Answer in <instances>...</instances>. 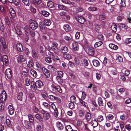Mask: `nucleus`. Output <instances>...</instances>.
<instances>
[{
    "label": "nucleus",
    "instance_id": "aec40b11",
    "mask_svg": "<svg viewBox=\"0 0 131 131\" xmlns=\"http://www.w3.org/2000/svg\"><path fill=\"white\" fill-rule=\"evenodd\" d=\"M64 29L67 32L71 30V28L70 26L68 24L64 25L63 26Z\"/></svg>",
    "mask_w": 131,
    "mask_h": 131
},
{
    "label": "nucleus",
    "instance_id": "412c9836",
    "mask_svg": "<svg viewBox=\"0 0 131 131\" xmlns=\"http://www.w3.org/2000/svg\"><path fill=\"white\" fill-rule=\"evenodd\" d=\"M111 28L113 32H115L117 30V27L115 24H113L111 27Z\"/></svg>",
    "mask_w": 131,
    "mask_h": 131
},
{
    "label": "nucleus",
    "instance_id": "423d86ee",
    "mask_svg": "<svg viewBox=\"0 0 131 131\" xmlns=\"http://www.w3.org/2000/svg\"><path fill=\"white\" fill-rule=\"evenodd\" d=\"M75 18L77 21L82 24H84L85 21V19L83 17L79 15H77Z\"/></svg>",
    "mask_w": 131,
    "mask_h": 131
},
{
    "label": "nucleus",
    "instance_id": "f704fd0d",
    "mask_svg": "<svg viewBox=\"0 0 131 131\" xmlns=\"http://www.w3.org/2000/svg\"><path fill=\"white\" fill-rule=\"evenodd\" d=\"M6 125L7 127H9L11 126L10 120L9 119H7L5 121Z\"/></svg>",
    "mask_w": 131,
    "mask_h": 131
},
{
    "label": "nucleus",
    "instance_id": "b1692460",
    "mask_svg": "<svg viewBox=\"0 0 131 131\" xmlns=\"http://www.w3.org/2000/svg\"><path fill=\"white\" fill-rule=\"evenodd\" d=\"M28 116L30 122L31 123H33L34 122V118L32 115L29 114H28Z\"/></svg>",
    "mask_w": 131,
    "mask_h": 131
},
{
    "label": "nucleus",
    "instance_id": "393cba45",
    "mask_svg": "<svg viewBox=\"0 0 131 131\" xmlns=\"http://www.w3.org/2000/svg\"><path fill=\"white\" fill-rule=\"evenodd\" d=\"M125 0H121V5L120 6V9L121 11L122 10V7H124L126 6Z\"/></svg>",
    "mask_w": 131,
    "mask_h": 131
},
{
    "label": "nucleus",
    "instance_id": "473e14b6",
    "mask_svg": "<svg viewBox=\"0 0 131 131\" xmlns=\"http://www.w3.org/2000/svg\"><path fill=\"white\" fill-rule=\"evenodd\" d=\"M42 105L46 108L48 109H50V106L48 103L46 102H43L42 103Z\"/></svg>",
    "mask_w": 131,
    "mask_h": 131
},
{
    "label": "nucleus",
    "instance_id": "0e129e2a",
    "mask_svg": "<svg viewBox=\"0 0 131 131\" xmlns=\"http://www.w3.org/2000/svg\"><path fill=\"white\" fill-rule=\"evenodd\" d=\"M47 5L49 7L51 8L53 6V3L51 1L47 3Z\"/></svg>",
    "mask_w": 131,
    "mask_h": 131
},
{
    "label": "nucleus",
    "instance_id": "69168bd1",
    "mask_svg": "<svg viewBox=\"0 0 131 131\" xmlns=\"http://www.w3.org/2000/svg\"><path fill=\"white\" fill-rule=\"evenodd\" d=\"M56 101L59 104L61 102V101L60 99L58 97H56L54 100V101Z\"/></svg>",
    "mask_w": 131,
    "mask_h": 131
},
{
    "label": "nucleus",
    "instance_id": "a19ab883",
    "mask_svg": "<svg viewBox=\"0 0 131 131\" xmlns=\"http://www.w3.org/2000/svg\"><path fill=\"white\" fill-rule=\"evenodd\" d=\"M85 118L87 121H89L91 118V115L89 113H87L85 115Z\"/></svg>",
    "mask_w": 131,
    "mask_h": 131
},
{
    "label": "nucleus",
    "instance_id": "0eeeda50",
    "mask_svg": "<svg viewBox=\"0 0 131 131\" xmlns=\"http://www.w3.org/2000/svg\"><path fill=\"white\" fill-rule=\"evenodd\" d=\"M72 50L73 51L78 50L79 49V46L78 43L75 41L73 42L72 45Z\"/></svg>",
    "mask_w": 131,
    "mask_h": 131
},
{
    "label": "nucleus",
    "instance_id": "ddd939ff",
    "mask_svg": "<svg viewBox=\"0 0 131 131\" xmlns=\"http://www.w3.org/2000/svg\"><path fill=\"white\" fill-rule=\"evenodd\" d=\"M43 72L47 78H49L50 77V73L49 71L45 68H42Z\"/></svg>",
    "mask_w": 131,
    "mask_h": 131
},
{
    "label": "nucleus",
    "instance_id": "a18cd8bd",
    "mask_svg": "<svg viewBox=\"0 0 131 131\" xmlns=\"http://www.w3.org/2000/svg\"><path fill=\"white\" fill-rule=\"evenodd\" d=\"M5 21L6 24L9 26V28H10V25L11 24L9 20V18L8 17H6Z\"/></svg>",
    "mask_w": 131,
    "mask_h": 131
},
{
    "label": "nucleus",
    "instance_id": "5fc2aeb1",
    "mask_svg": "<svg viewBox=\"0 0 131 131\" xmlns=\"http://www.w3.org/2000/svg\"><path fill=\"white\" fill-rule=\"evenodd\" d=\"M58 76L57 77H60V78H62L63 77V73L62 71H58Z\"/></svg>",
    "mask_w": 131,
    "mask_h": 131
},
{
    "label": "nucleus",
    "instance_id": "052dcab7",
    "mask_svg": "<svg viewBox=\"0 0 131 131\" xmlns=\"http://www.w3.org/2000/svg\"><path fill=\"white\" fill-rule=\"evenodd\" d=\"M83 10V8L81 7H79L77 8L76 9V12L77 13H78L82 12Z\"/></svg>",
    "mask_w": 131,
    "mask_h": 131
},
{
    "label": "nucleus",
    "instance_id": "680f3d73",
    "mask_svg": "<svg viewBox=\"0 0 131 131\" xmlns=\"http://www.w3.org/2000/svg\"><path fill=\"white\" fill-rule=\"evenodd\" d=\"M58 7L60 9L64 10L65 9L66 7L63 5H59L58 6Z\"/></svg>",
    "mask_w": 131,
    "mask_h": 131
},
{
    "label": "nucleus",
    "instance_id": "f8f14e48",
    "mask_svg": "<svg viewBox=\"0 0 131 131\" xmlns=\"http://www.w3.org/2000/svg\"><path fill=\"white\" fill-rule=\"evenodd\" d=\"M61 1L63 3L70 5V7H72L74 6V3L71 2L69 0H62Z\"/></svg>",
    "mask_w": 131,
    "mask_h": 131
},
{
    "label": "nucleus",
    "instance_id": "7c9ffc66",
    "mask_svg": "<svg viewBox=\"0 0 131 131\" xmlns=\"http://www.w3.org/2000/svg\"><path fill=\"white\" fill-rule=\"evenodd\" d=\"M23 93L22 92H20L18 93L17 95V98L18 100L21 101L23 99Z\"/></svg>",
    "mask_w": 131,
    "mask_h": 131
},
{
    "label": "nucleus",
    "instance_id": "6ab92c4d",
    "mask_svg": "<svg viewBox=\"0 0 131 131\" xmlns=\"http://www.w3.org/2000/svg\"><path fill=\"white\" fill-rule=\"evenodd\" d=\"M61 51L64 53H67L69 51L68 48L66 46H62L61 48Z\"/></svg>",
    "mask_w": 131,
    "mask_h": 131
},
{
    "label": "nucleus",
    "instance_id": "13d9d810",
    "mask_svg": "<svg viewBox=\"0 0 131 131\" xmlns=\"http://www.w3.org/2000/svg\"><path fill=\"white\" fill-rule=\"evenodd\" d=\"M96 77L97 80H100L101 78V75L100 73L99 72L96 73Z\"/></svg>",
    "mask_w": 131,
    "mask_h": 131
},
{
    "label": "nucleus",
    "instance_id": "4d7b16f0",
    "mask_svg": "<svg viewBox=\"0 0 131 131\" xmlns=\"http://www.w3.org/2000/svg\"><path fill=\"white\" fill-rule=\"evenodd\" d=\"M88 9L89 10L92 11H96L97 10V8L94 7H90Z\"/></svg>",
    "mask_w": 131,
    "mask_h": 131
},
{
    "label": "nucleus",
    "instance_id": "7ed1b4c3",
    "mask_svg": "<svg viewBox=\"0 0 131 131\" xmlns=\"http://www.w3.org/2000/svg\"><path fill=\"white\" fill-rule=\"evenodd\" d=\"M51 87L52 90L55 92H58L59 93H62V91L59 85L56 86L54 84H52L51 85Z\"/></svg>",
    "mask_w": 131,
    "mask_h": 131
},
{
    "label": "nucleus",
    "instance_id": "de8ad7c7",
    "mask_svg": "<svg viewBox=\"0 0 131 131\" xmlns=\"http://www.w3.org/2000/svg\"><path fill=\"white\" fill-rule=\"evenodd\" d=\"M64 57L65 59L69 60L71 59L72 58V56L68 54H65L64 55Z\"/></svg>",
    "mask_w": 131,
    "mask_h": 131
},
{
    "label": "nucleus",
    "instance_id": "a878e982",
    "mask_svg": "<svg viewBox=\"0 0 131 131\" xmlns=\"http://www.w3.org/2000/svg\"><path fill=\"white\" fill-rule=\"evenodd\" d=\"M98 103L99 106H102L103 105V103L102 101V99L100 97H99L98 99Z\"/></svg>",
    "mask_w": 131,
    "mask_h": 131
},
{
    "label": "nucleus",
    "instance_id": "9d476101",
    "mask_svg": "<svg viewBox=\"0 0 131 131\" xmlns=\"http://www.w3.org/2000/svg\"><path fill=\"white\" fill-rule=\"evenodd\" d=\"M16 48L17 50L20 52L23 51V49L22 45L19 43H17L16 45Z\"/></svg>",
    "mask_w": 131,
    "mask_h": 131
},
{
    "label": "nucleus",
    "instance_id": "f257e3e1",
    "mask_svg": "<svg viewBox=\"0 0 131 131\" xmlns=\"http://www.w3.org/2000/svg\"><path fill=\"white\" fill-rule=\"evenodd\" d=\"M40 112L42 115L43 118L45 121H47L49 118L50 115L47 111L42 109L40 111Z\"/></svg>",
    "mask_w": 131,
    "mask_h": 131
},
{
    "label": "nucleus",
    "instance_id": "8fccbe9b",
    "mask_svg": "<svg viewBox=\"0 0 131 131\" xmlns=\"http://www.w3.org/2000/svg\"><path fill=\"white\" fill-rule=\"evenodd\" d=\"M29 96L31 99H34V100L36 99V97L34 93H30L29 94Z\"/></svg>",
    "mask_w": 131,
    "mask_h": 131
},
{
    "label": "nucleus",
    "instance_id": "49530a36",
    "mask_svg": "<svg viewBox=\"0 0 131 131\" xmlns=\"http://www.w3.org/2000/svg\"><path fill=\"white\" fill-rule=\"evenodd\" d=\"M65 129L67 131H73V129L70 125L66 126L65 127Z\"/></svg>",
    "mask_w": 131,
    "mask_h": 131
},
{
    "label": "nucleus",
    "instance_id": "c756f323",
    "mask_svg": "<svg viewBox=\"0 0 131 131\" xmlns=\"http://www.w3.org/2000/svg\"><path fill=\"white\" fill-rule=\"evenodd\" d=\"M45 24L47 26H50L51 23V21L50 19H46L45 20Z\"/></svg>",
    "mask_w": 131,
    "mask_h": 131
},
{
    "label": "nucleus",
    "instance_id": "bb28decb",
    "mask_svg": "<svg viewBox=\"0 0 131 131\" xmlns=\"http://www.w3.org/2000/svg\"><path fill=\"white\" fill-rule=\"evenodd\" d=\"M109 46V47L112 49H113L114 50H116L118 48V47L113 44H110Z\"/></svg>",
    "mask_w": 131,
    "mask_h": 131
},
{
    "label": "nucleus",
    "instance_id": "4c0bfd02",
    "mask_svg": "<svg viewBox=\"0 0 131 131\" xmlns=\"http://www.w3.org/2000/svg\"><path fill=\"white\" fill-rule=\"evenodd\" d=\"M41 14L43 16L45 17H47L49 15V13L45 10L42 11L41 12Z\"/></svg>",
    "mask_w": 131,
    "mask_h": 131
},
{
    "label": "nucleus",
    "instance_id": "bf43d9fd",
    "mask_svg": "<svg viewBox=\"0 0 131 131\" xmlns=\"http://www.w3.org/2000/svg\"><path fill=\"white\" fill-rule=\"evenodd\" d=\"M103 120V117L101 115H100L97 118V121L98 122H101Z\"/></svg>",
    "mask_w": 131,
    "mask_h": 131
},
{
    "label": "nucleus",
    "instance_id": "37998d69",
    "mask_svg": "<svg viewBox=\"0 0 131 131\" xmlns=\"http://www.w3.org/2000/svg\"><path fill=\"white\" fill-rule=\"evenodd\" d=\"M23 2L26 6H28L29 5V0H22Z\"/></svg>",
    "mask_w": 131,
    "mask_h": 131
},
{
    "label": "nucleus",
    "instance_id": "dca6fc26",
    "mask_svg": "<svg viewBox=\"0 0 131 131\" xmlns=\"http://www.w3.org/2000/svg\"><path fill=\"white\" fill-rule=\"evenodd\" d=\"M35 117L38 120H39L40 122L42 123L43 122V118L38 114H36L35 115Z\"/></svg>",
    "mask_w": 131,
    "mask_h": 131
},
{
    "label": "nucleus",
    "instance_id": "864d4df0",
    "mask_svg": "<svg viewBox=\"0 0 131 131\" xmlns=\"http://www.w3.org/2000/svg\"><path fill=\"white\" fill-rule=\"evenodd\" d=\"M121 79L123 81H124L126 80V78L125 75L121 73L120 74Z\"/></svg>",
    "mask_w": 131,
    "mask_h": 131
},
{
    "label": "nucleus",
    "instance_id": "58836bf2",
    "mask_svg": "<svg viewBox=\"0 0 131 131\" xmlns=\"http://www.w3.org/2000/svg\"><path fill=\"white\" fill-rule=\"evenodd\" d=\"M24 124L25 125V127L27 128H29L30 127V124L29 122L27 120H25Z\"/></svg>",
    "mask_w": 131,
    "mask_h": 131
},
{
    "label": "nucleus",
    "instance_id": "39448f33",
    "mask_svg": "<svg viewBox=\"0 0 131 131\" xmlns=\"http://www.w3.org/2000/svg\"><path fill=\"white\" fill-rule=\"evenodd\" d=\"M6 77L8 79L11 78L12 75V73L11 69L10 68L7 69L5 71Z\"/></svg>",
    "mask_w": 131,
    "mask_h": 131
},
{
    "label": "nucleus",
    "instance_id": "f3484780",
    "mask_svg": "<svg viewBox=\"0 0 131 131\" xmlns=\"http://www.w3.org/2000/svg\"><path fill=\"white\" fill-rule=\"evenodd\" d=\"M9 11L12 17H14L16 15V13L15 10L12 8H10L9 9Z\"/></svg>",
    "mask_w": 131,
    "mask_h": 131
},
{
    "label": "nucleus",
    "instance_id": "f03ea898",
    "mask_svg": "<svg viewBox=\"0 0 131 131\" xmlns=\"http://www.w3.org/2000/svg\"><path fill=\"white\" fill-rule=\"evenodd\" d=\"M52 50L54 53L56 54H58L59 52V50L58 49V44L55 42H52Z\"/></svg>",
    "mask_w": 131,
    "mask_h": 131
},
{
    "label": "nucleus",
    "instance_id": "c85d7f7f",
    "mask_svg": "<svg viewBox=\"0 0 131 131\" xmlns=\"http://www.w3.org/2000/svg\"><path fill=\"white\" fill-rule=\"evenodd\" d=\"M34 65V62L33 60L30 59L28 62L27 65L28 67L29 68L32 67Z\"/></svg>",
    "mask_w": 131,
    "mask_h": 131
},
{
    "label": "nucleus",
    "instance_id": "a211bd4d",
    "mask_svg": "<svg viewBox=\"0 0 131 131\" xmlns=\"http://www.w3.org/2000/svg\"><path fill=\"white\" fill-rule=\"evenodd\" d=\"M56 126L60 130H62L63 128V125L59 122L56 123Z\"/></svg>",
    "mask_w": 131,
    "mask_h": 131
},
{
    "label": "nucleus",
    "instance_id": "09e8293b",
    "mask_svg": "<svg viewBox=\"0 0 131 131\" xmlns=\"http://www.w3.org/2000/svg\"><path fill=\"white\" fill-rule=\"evenodd\" d=\"M56 97V96L52 95H50L48 96V98L50 100L53 101H54Z\"/></svg>",
    "mask_w": 131,
    "mask_h": 131
},
{
    "label": "nucleus",
    "instance_id": "2eb2a0df",
    "mask_svg": "<svg viewBox=\"0 0 131 131\" xmlns=\"http://www.w3.org/2000/svg\"><path fill=\"white\" fill-rule=\"evenodd\" d=\"M8 110L9 113L10 115H12L14 114V111L12 106L9 105L8 108Z\"/></svg>",
    "mask_w": 131,
    "mask_h": 131
},
{
    "label": "nucleus",
    "instance_id": "5701e85b",
    "mask_svg": "<svg viewBox=\"0 0 131 131\" xmlns=\"http://www.w3.org/2000/svg\"><path fill=\"white\" fill-rule=\"evenodd\" d=\"M30 72L31 74L35 78H36L37 77V73L34 69H31L30 70Z\"/></svg>",
    "mask_w": 131,
    "mask_h": 131
},
{
    "label": "nucleus",
    "instance_id": "4468645a",
    "mask_svg": "<svg viewBox=\"0 0 131 131\" xmlns=\"http://www.w3.org/2000/svg\"><path fill=\"white\" fill-rule=\"evenodd\" d=\"M43 85L42 82L40 80L37 81L35 83V85L36 88H40Z\"/></svg>",
    "mask_w": 131,
    "mask_h": 131
},
{
    "label": "nucleus",
    "instance_id": "4be33fe9",
    "mask_svg": "<svg viewBox=\"0 0 131 131\" xmlns=\"http://www.w3.org/2000/svg\"><path fill=\"white\" fill-rule=\"evenodd\" d=\"M88 53L90 55H92L94 54V50L93 48H89L88 50Z\"/></svg>",
    "mask_w": 131,
    "mask_h": 131
},
{
    "label": "nucleus",
    "instance_id": "774afa93",
    "mask_svg": "<svg viewBox=\"0 0 131 131\" xmlns=\"http://www.w3.org/2000/svg\"><path fill=\"white\" fill-rule=\"evenodd\" d=\"M101 28L100 25L97 24L95 25V29L96 31H98Z\"/></svg>",
    "mask_w": 131,
    "mask_h": 131
},
{
    "label": "nucleus",
    "instance_id": "ea45409f",
    "mask_svg": "<svg viewBox=\"0 0 131 131\" xmlns=\"http://www.w3.org/2000/svg\"><path fill=\"white\" fill-rule=\"evenodd\" d=\"M15 30L17 34L18 35H21V32L20 31L19 27L16 26L15 28Z\"/></svg>",
    "mask_w": 131,
    "mask_h": 131
},
{
    "label": "nucleus",
    "instance_id": "c9c22d12",
    "mask_svg": "<svg viewBox=\"0 0 131 131\" xmlns=\"http://www.w3.org/2000/svg\"><path fill=\"white\" fill-rule=\"evenodd\" d=\"M92 125L94 127H95L98 125V123L96 119H94L92 121Z\"/></svg>",
    "mask_w": 131,
    "mask_h": 131
},
{
    "label": "nucleus",
    "instance_id": "e2e57ef3",
    "mask_svg": "<svg viewBox=\"0 0 131 131\" xmlns=\"http://www.w3.org/2000/svg\"><path fill=\"white\" fill-rule=\"evenodd\" d=\"M45 60L47 62L49 63H50L52 61L51 58L48 57H45Z\"/></svg>",
    "mask_w": 131,
    "mask_h": 131
},
{
    "label": "nucleus",
    "instance_id": "6e6552de",
    "mask_svg": "<svg viewBox=\"0 0 131 131\" xmlns=\"http://www.w3.org/2000/svg\"><path fill=\"white\" fill-rule=\"evenodd\" d=\"M2 92H3L1 93L0 95V100L4 102L5 101L7 97V95L5 91Z\"/></svg>",
    "mask_w": 131,
    "mask_h": 131
},
{
    "label": "nucleus",
    "instance_id": "603ef678",
    "mask_svg": "<svg viewBox=\"0 0 131 131\" xmlns=\"http://www.w3.org/2000/svg\"><path fill=\"white\" fill-rule=\"evenodd\" d=\"M25 84L26 85L28 86L30 85V79L28 78H27L25 79Z\"/></svg>",
    "mask_w": 131,
    "mask_h": 131
},
{
    "label": "nucleus",
    "instance_id": "cd10ccee",
    "mask_svg": "<svg viewBox=\"0 0 131 131\" xmlns=\"http://www.w3.org/2000/svg\"><path fill=\"white\" fill-rule=\"evenodd\" d=\"M93 65L97 67L99 66L100 64V63L99 61L96 60H94L92 61Z\"/></svg>",
    "mask_w": 131,
    "mask_h": 131
},
{
    "label": "nucleus",
    "instance_id": "9b49d317",
    "mask_svg": "<svg viewBox=\"0 0 131 131\" xmlns=\"http://www.w3.org/2000/svg\"><path fill=\"white\" fill-rule=\"evenodd\" d=\"M24 32L26 35H29L31 30L29 26H26L24 29Z\"/></svg>",
    "mask_w": 131,
    "mask_h": 131
},
{
    "label": "nucleus",
    "instance_id": "20e7f679",
    "mask_svg": "<svg viewBox=\"0 0 131 131\" xmlns=\"http://www.w3.org/2000/svg\"><path fill=\"white\" fill-rule=\"evenodd\" d=\"M29 26L33 30L36 29L38 27V24L34 20H31L30 21Z\"/></svg>",
    "mask_w": 131,
    "mask_h": 131
},
{
    "label": "nucleus",
    "instance_id": "79ce46f5",
    "mask_svg": "<svg viewBox=\"0 0 131 131\" xmlns=\"http://www.w3.org/2000/svg\"><path fill=\"white\" fill-rule=\"evenodd\" d=\"M71 102L75 103L76 101V99L74 95L71 96L70 97Z\"/></svg>",
    "mask_w": 131,
    "mask_h": 131
},
{
    "label": "nucleus",
    "instance_id": "2f4dec72",
    "mask_svg": "<svg viewBox=\"0 0 131 131\" xmlns=\"http://www.w3.org/2000/svg\"><path fill=\"white\" fill-rule=\"evenodd\" d=\"M56 80L59 84H62V83H63V80L60 77H57L56 78Z\"/></svg>",
    "mask_w": 131,
    "mask_h": 131
},
{
    "label": "nucleus",
    "instance_id": "3c124183",
    "mask_svg": "<svg viewBox=\"0 0 131 131\" xmlns=\"http://www.w3.org/2000/svg\"><path fill=\"white\" fill-rule=\"evenodd\" d=\"M74 103L71 102L69 104V107L71 109H74L75 108Z\"/></svg>",
    "mask_w": 131,
    "mask_h": 131
},
{
    "label": "nucleus",
    "instance_id": "e433bc0d",
    "mask_svg": "<svg viewBox=\"0 0 131 131\" xmlns=\"http://www.w3.org/2000/svg\"><path fill=\"white\" fill-rule=\"evenodd\" d=\"M102 44V42L101 41H100L96 42L94 45V46L95 48H97L101 45Z\"/></svg>",
    "mask_w": 131,
    "mask_h": 131
},
{
    "label": "nucleus",
    "instance_id": "c03bdc74",
    "mask_svg": "<svg viewBox=\"0 0 131 131\" xmlns=\"http://www.w3.org/2000/svg\"><path fill=\"white\" fill-rule=\"evenodd\" d=\"M42 2L41 0H33L32 2L36 5H38L40 4Z\"/></svg>",
    "mask_w": 131,
    "mask_h": 131
},
{
    "label": "nucleus",
    "instance_id": "338daca9",
    "mask_svg": "<svg viewBox=\"0 0 131 131\" xmlns=\"http://www.w3.org/2000/svg\"><path fill=\"white\" fill-rule=\"evenodd\" d=\"M4 29V27L3 26V23L0 22V29L2 31H3Z\"/></svg>",
    "mask_w": 131,
    "mask_h": 131
},
{
    "label": "nucleus",
    "instance_id": "72a5a7b5",
    "mask_svg": "<svg viewBox=\"0 0 131 131\" xmlns=\"http://www.w3.org/2000/svg\"><path fill=\"white\" fill-rule=\"evenodd\" d=\"M82 64L85 67H87L89 64L88 61L86 59H84L82 62Z\"/></svg>",
    "mask_w": 131,
    "mask_h": 131
},
{
    "label": "nucleus",
    "instance_id": "6e6d98bb",
    "mask_svg": "<svg viewBox=\"0 0 131 131\" xmlns=\"http://www.w3.org/2000/svg\"><path fill=\"white\" fill-rule=\"evenodd\" d=\"M35 31L31 30L29 35L30 36V37H34L35 36Z\"/></svg>",
    "mask_w": 131,
    "mask_h": 131
},
{
    "label": "nucleus",
    "instance_id": "1a4fd4ad",
    "mask_svg": "<svg viewBox=\"0 0 131 131\" xmlns=\"http://www.w3.org/2000/svg\"><path fill=\"white\" fill-rule=\"evenodd\" d=\"M1 61L4 64H6L8 61V57L6 55L3 56L1 59Z\"/></svg>",
    "mask_w": 131,
    "mask_h": 131
}]
</instances>
